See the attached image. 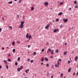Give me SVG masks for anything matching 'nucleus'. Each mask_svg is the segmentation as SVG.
<instances>
[{
    "mask_svg": "<svg viewBox=\"0 0 78 78\" xmlns=\"http://www.w3.org/2000/svg\"><path fill=\"white\" fill-rule=\"evenodd\" d=\"M49 51L51 52V55H53V54L54 53V50H53L51 51V49H49Z\"/></svg>",
    "mask_w": 78,
    "mask_h": 78,
    "instance_id": "f257e3e1",
    "label": "nucleus"
},
{
    "mask_svg": "<svg viewBox=\"0 0 78 78\" xmlns=\"http://www.w3.org/2000/svg\"><path fill=\"white\" fill-rule=\"evenodd\" d=\"M59 31L58 29H55L54 30V32L56 33V32H59Z\"/></svg>",
    "mask_w": 78,
    "mask_h": 78,
    "instance_id": "f03ea898",
    "label": "nucleus"
},
{
    "mask_svg": "<svg viewBox=\"0 0 78 78\" xmlns=\"http://www.w3.org/2000/svg\"><path fill=\"white\" fill-rule=\"evenodd\" d=\"M44 5L45 6H47L48 5V3L47 2H46L44 3Z\"/></svg>",
    "mask_w": 78,
    "mask_h": 78,
    "instance_id": "7ed1b4c3",
    "label": "nucleus"
},
{
    "mask_svg": "<svg viewBox=\"0 0 78 78\" xmlns=\"http://www.w3.org/2000/svg\"><path fill=\"white\" fill-rule=\"evenodd\" d=\"M57 64H58V65H57V64H56L55 65L56 67H58V66L59 65V62H58Z\"/></svg>",
    "mask_w": 78,
    "mask_h": 78,
    "instance_id": "20e7f679",
    "label": "nucleus"
},
{
    "mask_svg": "<svg viewBox=\"0 0 78 78\" xmlns=\"http://www.w3.org/2000/svg\"><path fill=\"white\" fill-rule=\"evenodd\" d=\"M63 21H64L66 23V22H67L68 21V19H63Z\"/></svg>",
    "mask_w": 78,
    "mask_h": 78,
    "instance_id": "39448f33",
    "label": "nucleus"
},
{
    "mask_svg": "<svg viewBox=\"0 0 78 78\" xmlns=\"http://www.w3.org/2000/svg\"><path fill=\"white\" fill-rule=\"evenodd\" d=\"M49 27V24H48L47 25V26L45 27V29H48V27Z\"/></svg>",
    "mask_w": 78,
    "mask_h": 78,
    "instance_id": "423d86ee",
    "label": "nucleus"
},
{
    "mask_svg": "<svg viewBox=\"0 0 78 78\" xmlns=\"http://www.w3.org/2000/svg\"><path fill=\"white\" fill-rule=\"evenodd\" d=\"M3 62L5 63V64H6L8 63V62L7 61V60H3Z\"/></svg>",
    "mask_w": 78,
    "mask_h": 78,
    "instance_id": "0eeeda50",
    "label": "nucleus"
},
{
    "mask_svg": "<svg viewBox=\"0 0 78 78\" xmlns=\"http://www.w3.org/2000/svg\"><path fill=\"white\" fill-rule=\"evenodd\" d=\"M78 56H76L75 58V61H77V60H78Z\"/></svg>",
    "mask_w": 78,
    "mask_h": 78,
    "instance_id": "6e6552de",
    "label": "nucleus"
},
{
    "mask_svg": "<svg viewBox=\"0 0 78 78\" xmlns=\"http://www.w3.org/2000/svg\"><path fill=\"white\" fill-rule=\"evenodd\" d=\"M23 27V24H21L20 26V28H22Z\"/></svg>",
    "mask_w": 78,
    "mask_h": 78,
    "instance_id": "1a4fd4ad",
    "label": "nucleus"
},
{
    "mask_svg": "<svg viewBox=\"0 0 78 78\" xmlns=\"http://www.w3.org/2000/svg\"><path fill=\"white\" fill-rule=\"evenodd\" d=\"M58 16H61V15H62V12H60L58 14Z\"/></svg>",
    "mask_w": 78,
    "mask_h": 78,
    "instance_id": "9d476101",
    "label": "nucleus"
},
{
    "mask_svg": "<svg viewBox=\"0 0 78 78\" xmlns=\"http://www.w3.org/2000/svg\"><path fill=\"white\" fill-rule=\"evenodd\" d=\"M59 52V51L58 50V49H57L55 51V53H58V52Z\"/></svg>",
    "mask_w": 78,
    "mask_h": 78,
    "instance_id": "9b49d317",
    "label": "nucleus"
},
{
    "mask_svg": "<svg viewBox=\"0 0 78 78\" xmlns=\"http://www.w3.org/2000/svg\"><path fill=\"white\" fill-rule=\"evenodd\" d=\"M23 24H24V22L23 21L21 22V25H23Z\"/></svg>",
    "mask_w": 78,
    "mask_h": 78,
    "instance_id": "f8f14e48",
    "label": "nucleus"
},
{
    "mask_svg": "<svg viewBox=\"0 0 78 78\" xmlns=\"http://www.w3.org/2000/svg\"><path fill=\"white\" fill-rule=\"evenodd\" d=\"M44 60V58H42L41 59V62H43Z\"/></svg>",
    "mask_w": 78,
    "mask_h": 78,
    "instance_id": "ddd939ff",
    "label": "nucleus"
},
{
    "mask_svg": "<svg viewBox=\"0 0 78 78\" xmlns=\"http://www.w3.org/2000/svg\"><path fill=\"white\" fill-rule=\"evenodd\" d=\"M71 68H69V69L68 70V72H70V70H71Z\"/></svg>",
    "mask_w": 78,
    "mask_h": 78,
    "instance_id": "4468645a",
    "label": "nucleus"
},
{
    "mask_svg": "<svg viewBox=\"0 0 78 78\" xmlns=\"http://www.w3.org/2000/svg\"><path fill=\"white\" fill-rule=\"evenodd\" d=\"M34 7H32L31 9V10L33 11L34 9Z\"/></svg>",
    "mask_w": 78,
    "mask_h": 78,
    "instance_id": "2eb2a0df",
    "label": "nucleus"
},
{
    "mask_svg": "<svg viewBox=\"0 0 78 78\" xmlns=\"http://www.w3.org/2000/svg\"><path fill=\"white\" fill-rule=\"evenodd\" d=\"M26 37H27V39H28V34H26Z\"/></svg>",
    "mask_w": 78,
    "mask_h": 78,
    "instance_id": "dca6fc26",
    "label": "nucleus"
},
{
    "mask_svg": "<svg viewBox=\"0 0 78 78\" xmlns=\"http://www.w3.org/2000/svg\"><path fill=\"white\" fill-rule=\"evenodd\" d=\"M16 51V50L15 49H13L12 50V52L13 53H14V52H15Z\"/></svg>",
    "mask_w": 78,
    "mask_h": 78,
    "instance_id": "f3484780",
    "label": "nucleus"
},
{
    "mask_svg": "<svg viewBox=\"0 0 78 78\" xmlns=\"http://www.w3.org/2000/svg\"><path fill=\"white\" fill-rule=\"evenodd\" d=\"M8 3L10 4H12V1H10V2H8Z\"/></svg>",
    "mask_w": 78,
    "mask_h": 78,
    "instance_id": "a211bd4d",
    "label": "nucleus"
},
{
    "mask_svg": "<svg viewBox=\"0 0 78 78\" xmlns=\"http://www.w3.org/2000/svg\"><path fill=\"white\" fill-rule=\"evenodd\" d=\"M12 44L13 45H15V42L14 41H13L12 43Z\"/></svg>",
    "mask_w": 78,
    "mask_h": 78,
    "instance_id": "6ab92c4d",
    "label": "nucleus"
},
{
    "mask_svg": "<svg viewBox=\"0 0 78 78\" xmlns=\"http://www.w3.org/2000/svg\"><path fill=\"white\" fill-rule=\"evenodd\" d=\"M22 2V0H19L18 3H21V2Z\"/></svg>",
    "mask_w": 78,
    "mask_h": 78,
    "instance_id": "aec40b11",
    "label": "nucleus"
},
{
    "mask_svg": "<svg viewBox=\"0 0 78 78\" xmlns=\"http://www.w3.org/2000/svg\"><path fill=\"white\" fill-rule=\"evenodd\" d=\"M7 61H8V62H10L11 59H7Z\"/></svg>",
    "mask_w": 78,
    "mask_h": 78,
    "instance_id": "412c9836",
    "label": "nucleus"
},
{
    "mask_svg": "<svg viewBox=\"0 0 78 78\" xmlns=\"http://www.w3.org/2000/svg\"><path fill=\"white\" fill-rule=\"evenodd\" d=\"M64 54L65 55H67V52L65 51V52H64Z\"/></svg>",
    "mask_w": 78,
    "mask_h": 78,
    "instance_id": "4be33fe9",
    "label": "nucleus"
},
{
    "mask_svg": "<svg viewBox=\"0 0 78 78\" xmlns=\"http://www.w3.org/2000/svg\"><path fill=\"white\" fill-rule=\"evenodd\" d=\"M22 68H23V66H22L20 67V69L22 70Z\"/></svg>",
    "mask_w": 78,
    "mask_h": 78,
    "instance_id": "5701e85b",
    "label": "nucleus"
},
{
    "mask_svg": "<svg viewBox=\"0 0 78 78\" xmlns=\"http://www.w3.org/2000/svg\"><path fill=\"white\" fill-rule=\"evenodd\" d=\"M18 72H20V68H18Z\"/></svg>",
    "mask_w": 78,
    "mask_h": 78,
    "instance_id": "b1692460",
    "label": "nucleus"
},
{
    "mask_svg": "<svg viewBox=\"0 0 78 78\" xmlns=\"http://www.w3.org/2000/svg\"><path fill=\"white\" fill-rule=\"evenodd\" d=\"M5 67L7 69H8V66L7 65H6Z\"/></svg>",
    "mask_w": 78,
    "mask_h": 78,
    "instance_id": "393cba45",
    "label": "nucleus"
},
{
    "mask_svg": "<svg viewBox=\"0 0 78 78\" xmlns=\"http://www.w3.org/2000/svg\"><path fill=\"white\" fill-rule=\"evenodd\" d=\"M20 57H19L18 58V61H20Z\"/></svg>",
    "mask_w": 78,
    "mask_h": 78,
    "instance_id": "a878e982",
    "label": "nucleus"
},
{
    "mask_svg": "<svg viewBox=\"0 0 78 78\" xmlns=\"http://www.w3.org/2000/svg\"><path fill=\"white\" fill-rule=\"evenodd\" d=\"M45 61H48V58H45Z\"/></svg>",
    "mask_w": 78,
    "mask_h": 78,
    "instance_id": "bb28decb",
    "label": "nucleus"
},
{
    "mask_svg": "<svg viewBox=\"0 0 78 78\" xmlns=\"http://www.w3.org/2000/svg\"><path fill=\"white\" fill-rule=\"evenodd\" d=\"M36 54V52H34L33 54V55H35V54Z\"/></svg>",
    "mask_w": 78,
    "mask_h": 78,
    "instance_id": "cd10ccee",
    "label": "nucleus"
},
{
    "mask_svg": "<svg viewBox=\"0 0 78 78\" xmlns=\"http://www.w3.org/2000/svg\"><path fill=\"white\" fill-rule=\"evenodd\" d=\"M15 65V66H17V62H16Z\"/></svg>",
    "mask_w": 78,
    "mask_h": 78,
    "instance_id": "c85d7f7f",
    "label": "nucleus"
},
{
    "mask_svg": "<svg viewBox=\"0 0 78 78\" xmlns=\"http://www.w3.org/2000/svg\"><path fill=\"white\" fill-rule=\"evenodd\" d=\"M56 22H58V21H59V19H56Z\"/></svg>",
    "mask_w": 78,
    "mask_h": 78,
    "instance_id": "c756f323",
    "label": "nucleus"
},
{
    "mask_svg": "<svg viewBox=\"0 0 78 78\" xmlns=\"http://www.w3.org/2000/svg\"><path fill=\"white\" fill-rule=\"evenodd\" d=\"M30 62L31 63H33V60H31V61H30Z\"/></svg>",
    "mask_w": 78,
    "mask_h": 78,
    "instance_id": "7c9ffc66",
    "label": "nucleus"
},
{
    "mask_svg": "<svg viewBox=\"0 0 78 78\" xmlns=\"http://www.w3.org/2000/svg\"><path fill=\"white\" fill-rule=\"evenodd\" d=\"M74 3H75V4H76V3H77V2H76V1H75L74 2Z\"/></svg>",
    "mask_w": 78,
    "mask_h": 78,
    "instance_id": "2f4dec72",
    "label": "nucleus"
},
{
    "mask_svg": "<svg viewBox=\"0 0 78 78\" xmlns=\"http://www.w3.org/2000/svg\"><path fill=\"white\" fill-rule=\"evenodd\" d=\"M44 51V49H42L41 50V51L42 52H43Z\"/></svg>",
    "mask_w": 78,
    "mask_h": 78,
    "instance_id": "473e14b6",
    "label": "nucleus"
},
{
    "mask_svg": "<svg viewBox=\"0 0 78 78\" xmlns=\"http://www.w3.org/2000/svg\"><path fill=\"white\" fill-rule=\"evenodd\" d=\"M68 64H70V60L68 61Z\"/></svg>",
    "mask_w": 78,
    "mask_h": 78,
    "instance_id": "72a5a7b5",
    "label": "nucleus"
},
{
    "mask_svg": "<svg viewBox=\"0 0 78 78\" xmlns=\"http://www.w3.org/2000/svg\"><path fill=\"white\" fill-rule=\"evenodd\" d=\"M46 66L47 67H48V66H49V64H47L46 65Z\"/></svg>",
    "mask_w": 78,
    "mask_h": 78,
    "instance_id": "f704fd0d",
    "label": "nucleus"
},
{
    "mask_svg": "<svg viewBox=\"0 0 78 78\" xmlns=\"http://www.w3.org/2000/svg\"><path fill=\"white\" fill-rule=\"evenodd\" d=\"M58 61H60V62H61V59H58Z\"/></svg>",
    "mask_w": 78,
    "mask_h": 78,
    "instance_id": "c9c22d12",
    "label": "nucleus"
},
{
    "mask_svg": "<svg viewBox=\"0 0 78 78\" xmlns=\"http://www.w3.org/2000/svg\"><path fill=\"white\" fill-rule=\"evenodd\" d=\"M28 37L29 38H31V35H30Z\"/></svg>",
    "mask_w": 78,
    "mask_h": 78,
    "instance_id": "e433bc0d",
    "label": "nucleus"
},
{
    "mask_svg": "<svg viewBox=\"0 0 78 78\" xmlns=\"http://www.w3.org/2000/svg\"><path fill=\"white\" fill-rule=\"evenodd\" d=\"M60 75L61 76H63V73L61 74Z\"/></svg>",
    "mask_w": 78,
    "mask_h": 78,
    "instance_id": "4c0bfd02",
    "label": "nucleus"
},
{
    "mask_svg": "<svg viewBox=\"0 0 78 78\" xmlns=\"http://www.w3.org/2000/svg\"><path fill=\"white\" fill-rule=\"evenodd\" d=\"M2 32V28H0V33H1Z\"/></svg>",
    "mask_w": 78,
    "mask_h": 78,
    "instance_id": "58836bf2",
    "label": "nucleus"
},
{
    "mask_svg": "<svg viewBox=\"0 0 78 78\" xmlns=\"http://www.w3.org/2000/svg\"><path fill=\"white\" fill-rule=\"evenodd\" d=\"M9 27L10 28V29H11V30H12V27L10 26Z\"/></svg>",
    "mask_w": 78,
    "mask_h": 78,
    "instance_id": "ea45409f",
    "label": "nucleus"
},
{
    "mask_svg": "<svg viewBox=\"0 0 78 78\" xmlns=\"http://www.w3.org/2000/svg\"><path fill=\"white\" fill-rule=\"evenodd\" d=\"M62 25H61L60 26V28H62Z\"/></svg>",
    "mask_w": 78,
    "mask_h": 78,
    "instance_id": "a19ab883",
    "label": "nucleus"
},
{
    "mask_svg": "<svg viewBox=\"0 0 78 78\" xmlns=\"http://www.w3.org/2000/svg\"><path fill=\"white\" fill-rule=\"evenodd\" d=\"M62 4H63V2H62L60 3V5H62Z\"/></svg>",
    "mask_w": 78,
    "mask_h": 78,
    "instance_id": "79ce46f5",
    "label": "nucleus"
},
{
    "mask_svg": "<svg viewBox=\"0 0 78 78\" xmlns=\"http://www.w3.org/2000/svg\"><path fill=\"white\" fill-rule=\"evenodd\" d=\"M26 72L27 73H28V71H27V70H26Z\"/></svg>",
    "mask_w": 78,
    "mask_h": 78,
    "instance_id": "37998d69",
    "label": "nucleus"
},
{
    "mask_svg": "<svg viewBox=\"0 0 78 78\" xmlns=\"http://www.w3.org/2000/svg\"><path fill=\"white\" fill-rule=\"evenodd\" d=\"M10 56L11 55H10V54H9V55H8V57H9V56Z\"/></svg>",
    "mask_w": 78,
    "mask_h": 78,
    "instance_id": "c03bdc74",
    "label": "nucleus"
},
{
    "mask_svg": "<svg viewBox=\"0 0 78 78\" xmlns=\"http://www.w3.org/2000/svg\"><path fill=\"white\" fill-rule=\"evenodd\" d=\"M17 43H18L19 44H20V41H17Z\"/></svg>",
    "mask_w": 78,
    "mask_h": 78,
    "instance_id": "a18cd8bd",
    "label": "nucleus"
},
{
    "mask_svg": "<svg viewBox=\"0 0 78 78\" xmlns=\"http://www.w3.org/2000/svg\"><path fill=\"white\" fill-rule=\"evenodd\" d=\"M30 61V58H28V61Z\"/></svg>",
    "mask_w": 78,
    "mask_h": 78,
    "instance_id": "49530a36",
    "label": "nucleus"
},
{
    "mask_svg": "<svg viewBox=\"0 0 78 78\" xmlns=\"http://www.w3.org/2000/svg\"><path fill=\"white\" fill-rule=\"evenodd\" d=\"M49 52V48L48 49V51H47V52Z\"/></svg>",
    "mask_w": 78,
    "mask_h": 78,
    "instance_id": "de8ad7c7",
    "label": "nucleus"
},
{
    "mask_svg": "<svg viewBox=\"0 0 78 78\" xmlns=\"http://www.w3.org/2000/svg\"><path fill=\"white\" fill-rule=\"evenodd\" d=\"M2 66L0 65V69H2Z\"/></svg>",
    "mask_w": 78,
    "mask_h": 78,
    "instance_id": "09e8293b",
    "label": "nucleus"
},
{
    "mask_svg": "<svg viewBox=\"0 0 78 78\" xmlns=\"http://www.w3.org/2000/svg\"><path fill=\"white\" fill-rule=\"evenodd\" d=\"M53 56H51V57H50V58H51V59H52V58H53Z\"/></svg>",
    "mask_w": 78,
    "mask_h": 78,
    "instance_id": "8fccbe9b",
    "label": "nucleus"
},
{
    "mask_svg": "<svg viewBox=\"0 0 78 78\" xmlns=\"http://www.w3.org/2000/svg\"><path fill=\"white\" fill-rule=\"evenodd\" d=\"M69 10H71L72 9V8H69Z\"/></svg>",
    "mask_w": 78,
    "mask_h": 78,
    "instance_id": "3c124183",
    "label": "nucleus"
},
{
    "mask_svg": "<svg viewBox=\"0 0 78 78\" xmlns=\"http://www.w3.org/2000/svg\"><path fill=\"white\" fill-rule=\"evenodd\" d=\"M4 47H2V50H4Z\"/></svg>",
    "mask_w": 78,
    "mask_h": 78,
    "instance_id": "603ef678",
    "label": "nucleus"
},
{
    "mask_svg": "<svg viewBox=\"0 0 78 78\" xmlns=\"http://www.w3.org/2000/svg\"><path fill=\"white\" fill-rule=\"evenodd\" d=\"M28 48H30V45H28Z\"/></svg>",
    "mask_w": 78,
    "mask_h": 78,
    "instance_id": "864d4df0",
    "label": "nucleus"
},
{
    "mask_svg": "<svg viewBox=\"0 0 78 78\" xmlns=\"http://www.w3.org/2000/svg\"><path fill=\"white\" fill-rule=\"evenodd\" d=\"M73 75H75V73H74L73 74Z\"/></svg>",
    "mask_w": 78,
    "mask_h": 78,
    "instance_id": "5fc2aeb1",
    "label": "nucleus"
},
{
    "mask_svg": "<svg viewBox=\"0 0 78 78\" xmlns=\"http://www.w3.org/2000/svg\"><path fill=\"white\" fill-rule=\"evenodd\" d=\"M2 19H3V20H4V19H5V18H4L3 17H2Z\"/></svg>",
    "mask_w": 78,
    "mask_h": 78,
    "instance_id": "6e6d98bb",
    "label": "nucleus"
},
{
    "mask_svg": "<svg viewBox=\"0 0 78 78\" xmlns=\"http://www.w3.org/2000/svg\"><path fill=\"white\" fill-rule=\"evenodd\" d=\"M41 65H43V62H41Z\"/></svg>",
    "mask_w": 78,
    "mask_h": 78,
    "instance_id": "4d7b16f0",
    "label": "nucleus"
},
{
    "mask_svg": "<svg viewBox=\"0 0 78 78\" xmlns=\"http://www.w3.org/2000/svg\"><path fill=\"white\" fill-rule=\"evenodd\" d=\"M76 75H78V72L76 73Z\"/></svg>",
    "mask_w": 78,
    "mask_h": 78,
    "instance_id": "13d9d810",
    "label": "nucleus"
},
{
    "mask_svg": "<svg viewBox=\"0 0 78 78\" xmlns=\"http://www.w3.org/2000/svg\"><path fill=\"white\" fill-rule=\"evenodd\" d=\"M17 17L18 18H19V15H17Z\"/></svg>",
    "mask_w": 78,
    "mask_h": 78,
    "instance_id": "bf43d9fd",
    "label": "nucleus"
},
{
    "mask_svg": "<svg viewBox=\"0 0 78 78\" xmlns=\"http://www.w3.org/2000/svg\"><path fill=\"white\" fill-rule=\"evenodd\" d=\"M65 45H67V43H65Z\"/></svg>",
    "mask_w": 78,
    "mask_h": 78,
    "instance_id": "052dcab7",
    "label": "nucleus"
},
{
    "mask_svg": "<svg viewBox=\"0 0 78 78\" xmlns=\"http://www.w3.org/2000/svg\"><path fill=\"white\" fill-rule=\"evenodd\" d=\"M53 78V76H52L51 77V78Z\"/></svg>",
    "mask_w": 78,
    "mask_h": 78,
    "instance_id": "680f3d73",
    "label": "nucleus"
},
{
    "mask_svg": "<svg viewBox=\"0 0 78 78\" xmlns=\"http://www.w3.org/2000/svg\"><path fill=\"white\" fill-rule=\"evenodd\" d=\"M75 8H78V6H75Z\"/></svg>",
    "mask_w": 78,
    "mask_h": 78,
    "instance_id": "e2e57ef3",
    "label": "nucleus"
},
{
    "mask_svg": "<svg viewBox=\"0 0 78 78\" xmlns=\"http://www.w3.org/2000/svg\"><path fill=\"white\" fill-rule=\"evenodd\" d=\"M17 0H14L15 2H17Z\"/></svg>",
    "mask_w": 78,
    "mask_h": 78,
    "instance_id": "0e129e2a",
    "label": "nucleus"
},
{
    "mask_svg": "<svg viewBox=\"0 0 78 78\" xmlns=\"http://www.w3.org/2000/svg\"><path fill=\"white\" fill-rule=\"evenodd\" d=\"M30 39H31V38H29V40H30Z\"/></svg>",
    "mask_w": 78,
    "mask_h": 78,
    "instance_id": "69168bd1",
    "label": "nucleus"
},
{
    "mask_svg": "<svg viewBox=\"0 0 78 78\" xmlns=\"http://www.w3.org/2000/svg\"><path fill=\"white\" fill-rule=\"evenodd\" d=\"M1 78H3V76H1Z\"/></svg>",
    "mask_w": 78,
    "mask_h": 78,
    "instance_id": "338daca9",
    "label": "nucleus"
},
{
    "mask_svg": "<svg viewBox=\"0 0 78 78\" xmlns=\"http://www.w3.org/2000/svg\"><path fill=\"white\" fill-rule=\"evenodd\" d=\"M27 70L28 71H29V69H27Z\"/></svg>",
    "mask_w": 78,
    "mask_h": 78,
    "instance_id": "774afa93",
    "label": "nucleus"
}]
</instances>
